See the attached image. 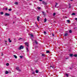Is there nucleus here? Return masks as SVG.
<instances>
[{"mask_svg":"<svg viewBox=\"0 0 77 77\" xmlns=\"http://www.w3.org/2000/svg\"><path fill=\"white\" fill-rule=\"evenodd\" d=\"M20 57L21 59V58H22V57H23V56H20Z\"/></svg>","mask_w":77,"mask_h":77,"instance_id":"cd10ccee","label":"nucleus"},{"mask_svg":"<svg viewBox=\"0 0 77 77\" xmlns=\"http://www.w3.org/2000/svg\"><path fill=\"white\" fill-rule=\"evenodd\" d=\"M44 33H45V34H46V32H45V31L44 32Z\"/></svg>","mask_w":77,"mask_h":77,"instance_id":"2f4dec72","label":"nucleus"},{"mask_svg":"<svg viewBox=\"0 0 77 77\" xmlns=\"http://www.w3.org/2000/svg\"><path fill=\"white\" fill-rule=\"evenodd\" d=\"M39 16H38V17H37V20H38V21H39Z\"/></svg>","mask_w":77,"mask_h":77,"instance_id":"39448f33","label":"nucleus"},{"mask_svg":"<svg viewBox=\"0 0 77 77\" xmlns=\"http://www.w3.org/2000/svg\"><path fill=\"white\" fill-rule=\"evenodd\" d=\"M35 72L36 73H38V70H36Z\"/></svg>","mask_w":77,"mask_h":77,"instance_id":"4be33fe9","label":"nucleus"},{"mask_svg":"<svg viewBox=\"0 0 77 77\" xmlns=\"http://www.w3.org/2000/svg\"><path fill=\"white\" fill-rule=\"evenodd\" d=\"M65 18H66V17Z\"/></svg>","mask_w":77,"mask_h":77,"instance_id":"c03bdc74","label":"nucleus"},{"mask_svg":"<svg viewBox=\"0 0 77 77\" xmlns=\"http://www.w3.org/2000/svg\"><path fill=\"white\" fill-rule=\"evenodd\" d=\"M55 15H56V13H54V14H53V16H54Z\"/></svg>","mask_w":77,"mask_h":77,"instance_id":"5701e85b","label":"nucleus"},{"mask_svg":"<svg viewBox=\"0 0 77 77\" xmlns=\"http://www.w3.org/2000/svg\"><path fill=\"white\" fill-rule=\"evenodd\" d=\"M0 14L1 15H3V12H1Z\"/></svg>","mask_w":77,"mask_h":77,"instance_id":"2eb2a0df","label":"nucleus"},{"mask_svg":"<svg viewBox=\"0 0 77 77\" xmlns=\"http://www.w3.org/2000/svg\"><path fill=\"white\" fill-rule=\"evenodd\" d=\"M37 8H38V10L41 9V8L40 7H37Z\"/></svg>","mask_w":77,"mask_h":77,"instance_id":"dca6fc26","label":"nucleus"},{"mask_svg":"<svg viewBox=\"0 0 77 77\" xmlns=\"http://www.w3.org/2000/svg\"><path fill=\"white\" fill-rule=\"evenodd\" d=\"M5 26H6L7 25H6Z\"/></svg>","mask_w":77,"mask_h":77,"instance_id":"09e8293b","label":"nucleus"},{"mask_svg":"<svg viewBox=\"0 0 77 77\" xmlns=\"http://www.w3.org/2000/svg\"><path fill=\"white\" fill-rule=\"evenodd\" d=\"M56 5H55V7L57 5V3H56Z\"/></svg>","mask_w":77,"mask_h":77,"instance_id":"f704fd0d","label":"nucleus"},{"mask_svg":"<svg viewBox=\"0 0 77 77\" xmlns=\"http://www.w3.org/2000/svg\"><path fill=\"white\" fill-rule=\"evenodd\" d=\"M35 43H36V44H38V42H36V41H35Z\"/></svg>","mask_w":77,"mask_h":77,"instance_id":"393cba45","label":"nucleus"},{"mask_svg":"<svg viewBox=\"0 0 77 77\" xmlns=\"http://www.w3.org/2000/svg\"><path fill=\"white\" fill-rule=\"evenodd\" d=\"M50 67H52V68H54V67H53L51 66Z\"/></svg>","mask_w":77,"mask_h":77,"instance_id":"58836bf2","label":"nucleus"},{"mask_svg":"<svg viewBox=\"0 0 77 77\" xmlns=\"http://www.w3.org/2000/svg\"><path fill=\"white\" fill-rule=\"evenodd\" d=\"M42 0H39V1H40V2H41V1H42Z\"/></svg>","mask_w":77,"mask_h":77,"instance_id":"4c0bfd02","label":"nucleus"},{"mask_svg":"<svg viewBox=\"0 0 77 77\" xmlns=\"http://www.w3.org/2000/svg\"><path fill=\"white\" fill-rule=\"evenodd\" d=\"M19 49H20V48H19Z\"/></svg>","mask_w":77,"mask_h":77,"instance_id":"de8ad7c7","label":"nucleus"},{"mask_svg":"<svg viewBox=\"0 0 77 77\" xmlns=\"http://www.w3.org/2000/svg\"><path fill=\"white\" fill-rule=\"evenodd\" d=\"M71 1H72V0H70Z\"/></svg>","mask_w":77,"mask_h":77,"instance_id":"37998d69","label":"nucleus"},{"mask_svg":"<svg viewBox=\"0 0 77 77\" xmlns=\"http://www.w3.org/2000/svg\"><path fill=\"white\" fill-rule=\"evenodd\" d=\"M46 21H47V20H46V19H45V21H44L45 23V22H46Z\"/></svg>","mask_w":77,"mask_h":77,"instance_id":"a878e982","label":"nucleus"},{"mask_svg":"<svg viewBox=\"0 0 77 77\" xmlns=\"http://www.w3.org/2000/svg\"><path fill=\"white\" fill-rule=\"evenodd\" d=\"M69 56L70 57H72V56H73V54H69Z\"/></svg>","mask_w":77,"mask_h":77,"instance_id":"0eeeda50","label":"nucleus"},{"mask_svg":"<svg viewBox=\"0 0 77 77\" xmlns=\"http://www.w3.org/2000/svg\"><path fill=\"white\" fill-rule=\"evenodd\" d=\"M8 71H6V72H5V74H8Z\"/></svg>","mask_w":77,"mask_h":77,"instance_id":"a211bd4d","label":"nucleus"},{"mask_svg":"<svg viewBox=\"0 0 77 77\" xmlns=\"http://www.w3.org/2000/svg\"><path fill=\"white\" fill-rule=\"evenodd\" d=\"M73 56H74V57H77V54H75L73 55Z\"/></svg>","mask_w":77,"mask_h":77,"instance_id":"f8f14e48","label":"nucleus"},{"mask_svg":"<svg viewBox=\"0 0 77 77\" xmlns=\"http://www.w3.org/2000/svg\"><path fill=\"white\" fill-rule=\"evenodd\" d=\"M16 69L18 71H20V68L19 67H16Z\"/></svg>","mask_w":77,"mask_h":77,"instance_id":"7ed1b4c3","label":"nucleus"},{"mask_svg":"<svg viewBox=\"0 0 77 77\" xmlns=\"http://www.w3.org/2000/svg\"><path fill=\"white\" fill-rule=\"evenodd\" d=\"M3 55V53H2V54L1 55L2 56Z\"/></svg>","mask_w":77,"mask_h":77,"instance_id":"c9c22d12","label":"nucleus"},{"mask_svg":"<svg viewBox=\"0 0 77 77\" xmlns=\"http://www.w3.org/2000/svg\"><path fill=\"white\" fill-rule=\"evenodd\" d=\"M63 17L64 18H65V16H63Z\"/></svg>","mask_w":77,"mask_h":77,"instance_id":"ea45409f","label":"nucleus"},{"mask_svg":"<svg viewBox=\"0 0 77 77\" xmlns=\"http://www.w3.org/2000/svg\"><path fill=\"white\" fill-rule=\"evenodd\" d=\"M66 75L67 77H68V74H66Z\"/></svg>","mask_w":77,"mask_h":77,"instance_id":"c756f323","label":"nucleus"},{"mask_svg":"<svg viewBox=\"0 0 77 77\" xmlns=\"http://www.w3.org/2000/svg\"><path fill=\"white\" fill-rule=\"evenodd\" d=\"M52 35L53 36H54V34H52Z\"/></svg>","mask_w":77,"mask_h":77,"instance_id":"72a5a7b5","label":"nucleus"},{"mask_svg":"<svg viewBox=\"0 0 77 77\" xmlns=\"http://www.w3.org/2000/svg\"><path fill=\"white\" fill-rule=\"evenodd\" d=\"M43 4H44V5H46V4H47V3L45 2H43V3H42Z\"/></svg>","mask_w":77,"mask_h":77,"instance_id":"9d476101","label":"nucleus"},{"mask_svg":"<svg viewBox=\"0 0 77 77\" xmlns=\"http://www.w3.org/2000/svg\"><path fill=\"white\" fill-rule=\"evenodd\" d=\"M5 10H8V8H6Z\"/></svg>","mask_w":77,"mask_h":77,"instance_id":"e433bc0d","label":"nucleus"},{"mask_svg":"<svg viewBox=\"0 0 77 77\" xmlns=\"http://www.w3.org/2000/svg\"><path fill=\"white\" fill-rule=\"evenodd\" d=\"M8 11H12V9L11 8L9 9Z\"/></svg>","mask_w":77,"mask_h":77,"instance_id":"f3484780","label":"nucleus"},{"mask_svg":"<svg viewBox=\"0 0 77 77\" xmlns=\"http://www.w3.org/2000/svg\"><path fill=\"white\" fill-rule=\"evenodd\" d=\"M67 35H68V34L66 33L64 35L65 36H67Z\"/></svg>","mask_w":77,"mask_h":77,"instance_id":"4468645a","label":"nucleus"},{"mask_svg":"<svg viewBox=\"0 0 77 77\" xmlns=\"http://www.w3.org/2000/svg\"><path fill=\"white\" fill-rule=\"evenodd\" d=\"M72 15H75V13H73L72 14Z\"/></svg>","mask_w":77,"mask_h":77,"instance_id":"6ab92c4d","label":"nucleus"},{"mask_svg":"<svg viewBox=\"0 0 77 77\" xmlns=\"http://www.w3.org/2000/svg\"><path fill=\"white\" fill-rule=\"evenodd\" d=\"M75 20H76V21H77V18H75Z\"/></svg>","mask_w":77,"mask_h":77,"instance_id":"473e14b6","label":"nucleus"},{"mask_svg":"<svg viewBox=\"0 0 77 77\" xmlns=\"http://www.w3.org/2000/svg\"><path fill=\"white\" fill-rule=\"evenodd\" d=\"M20 40H21V41H23V39L22 38H20Z\"/></svg>","mask_w":77,"mask_h":77,"instance_id":"ddd939ff","label":"nucleus"},{"mask_svg":"<svg viewBox=\"0 0 77 77\" xmlns=\"http://www.w3.org/2000/svg\"><path fill=\"white\" fill-rule=\"evenodd\" d=\"M13 56L15 58V59L17 58V57L16 55H14Z\"/></svg>","mask_w":77,"mask_h":77,"instance_id":"1a4fd4ad","label":"nucleus"},{"mask_svg":"<svg viewBox=\"0 0 77 77\" xmlns=\"http://www.w3.org/2000/svg\"><path fill=\"white\" fill-rule=\"evenodd\" d=\"M46 53H50V51H46Z\"/></svg>","mask_w":77,"mask_h":77,"instance_id":"aec40b11","label":"nucleus"},{"mask_svg":"<svg viewBox=\"0 0 77 77\" xmlns=\"http://www.w3.org/2000/svg\"><path fill=\"white\" fill-rule=\"evenodd\" d=\"M24 44L26 46H27V47H29V42H26L24 43Z\"/></svg>","mask_w":77,"mask_h":77,"instance_id":"f257e3e1","label":"nucleus"},{"mask_svg":"<svg viewBox=\"0 0 77 77\" xmlns=\"http://www.w3.org/2000/svg\"><path fill=\"white\" fill-rule=\"evenodd\" d=\"M6 66H9V63H6Z\"/></svg>","mask_w":77,"mask_h":77,"instance_id":"412c9836","label":"nucleus"},{"mask_svg":"<svg viewBox=\"0 0 77 77\" xmlns=\"http://www.w3.org/2000/svg\"><path fill=\"white\" fill-rule=\"evenodd\" d=\"M24 48V46L20 45V50L21 49H23V48Z\"/></svg>","mask_w":77,"mask_h":77,"instance_id":"f03ea898","label":"nucleus"},{"mask_svg":"<svg viewBox=\"0 0 77 77\" xmlns=\"http://www.w3.org/2000/svg\"><path fill=\"white\" fill-rule=\"evenodd\" d=\"M31 37H33V35L32 34H31Z\"/></svg>","mask_w":77,"mask_h":77,"instance_id":"b1692460","label":"nucleus"},{"mask_svg":"<svg viewBox=\"0 0 77 77\" xmlns=\"http://www.w3.org/2000/svg\"><path fill=\"white\" fill-rule=\"evenodd\" d=\"M26 50H27V51H29V49L27 48H26Z\"/></svg>","mask_w":77,"mask_h":77,"instance_id":"bb28decb","label":"nucleus"},{"mask_svg":"<svg viewBox=\"0 0 77 77\" xmlns=\"http://www.w3.org/2000/svg\"><path fill=\"white\" fill-rule=\"evenodd\" d=\"M13 23H14V22H13Z\"/></svg>","mask_w":77,"mask_h":77,"instance_id":"a18cd8bd","label":"nucleus"},{"mask_svg":"<svg viewBox=\"0 0 77 77\" xmlns=\"http://www.w3.org/2000/svg\"><path fill=\"white\" fill-rule=\"evenodd\" d=\"M6 30H8V28H6Z\"/></svg>","mask_w":77,"mask_h":77,"instance_id":"a19ab883","label":"nucleus"},{"mask_svg":"<svg viewBox=\"0 0 77 77\" xmlns=\"http://www.w3.org/2000/svg\"><path fill=\"white\" fill-rule=\"evenodd\" d=\"M27 0V1H29V0Z\"/></svg>","mask_w":77,"mask_h":77,"instance_id":"79ce46f5","label":"nucleus"},{"mask_svg":"<svg viewBox=\"0 0 77 77\" xmlns=\"http://www.w3.org/2000/svg\"><path fill=\"white\" fill-rule=\"evenodd\" d=\"M67 23H69V22H70V20H67Z\"/></svg>","mask_w":77,"mask_h":77,"instance_id":"9b49d317","label":"nucleus"},{"mask_svg":"<svg viewBox=\"0 0 77 77\" xmlns=\"http://www.w3.org/2000/svg\"><path fill=\"white\" fill-rule=\"evenodd\" d=\"M5 16H9V14L8 13H5Z\"/></svg>","mask_w":77,"mask_h":77,"instance_id":"20e7f679","label":"nucleus"},{"mask_svg":"<svg viewBox=\"0 0 77 77\" xmlns=\"http://www.w3.org/2000/svg\"><path fill=\"white\" fill-rule=\"evenodd\" d=\"M42 56H45V55L44 54H42Z\"/></svg>","mask_w":77,"mask_h":77,"instance_id":"c85d7f7f","label":"nucleus"},{"mask_svg":"<svg viewBox=\"0 0 77 77\" xmlns=\"http://www.w3.org/2000/svg\"><path fill=\"white\" fill-rule=\"evenodd\" d=\"M8 41L9 42H12V41L11 40V39L10 38L8 39Z\"/></svg>","mask_w":77,"mask_h":77,"instance_id":"6e6552de","label":"nucleus"},{"mask_svg":"<svg viewBox=\"0 0 77 77\" xmlns=\"http://www.w3.org/2000/svg\"><path fill=\"white\" fill-rule=\"evenodd\" d=\"M69 33H71V32H72V31H71V30H70L69 31Z\"/></svg>","mask_w":77,"mask_h":77,"instance_id":"7c9ffc66","label":"nucleus"},{"mask_svg":"<svg viewBox=\"0 0 77 77\" xmlns=\"http://www.w3.org/2000/svg\"><path fill=\"white\" fill-rule=\"evenodd\" d=\"M15 5H18V2H16L14 3Z\"/></svg>","mask_w":77,"mask_h":77,"instance_id":"423d86ee","label":"nucleus"},{"mask_svg":"<svg viewBox=\"0 0 77 77\" xmlns=\"http://www.w3.org/2000/svg\"><path fill=\"white\" fill-rule=\"evenodd\" d=\"M5 42H6V41H5Z\"/></svg>","mask_w":77,"mask_h":77,"instance_id":"49530a36","label":"nucleus"}]
</instances>
